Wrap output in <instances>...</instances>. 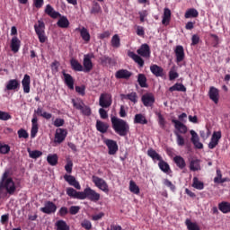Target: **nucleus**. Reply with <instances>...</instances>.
<instances>
[{"mask_svg":"<svg viewBox=\"0 0 230 230\" xmlns=\"http://www.w3.org/2000/svg\"><path fill=\"white\" fill-rule=\"evenodd\" d=\"M111 121L114 132H116L118 136H120V137H125V136H128V132H130V126L124 119L111 116Z\"/></svg>","mask_w":230,"mask_h":230,"instance_id":"f257e3e1","label":"nucleus"},{"mask_svg":"<svg viewBox=\"0 0 230 230\" xmlns=\"http://www.w3.org/2000/svg\"><path fill=\"white\" fill-rule=\"evenodd\" d=\"M11 175L12 174L10 169H6L2 175L0 181V188L5 190L9 195H13L17 188L15 187L13 179L10 177Z\"/></svg>","mask_w":230,"mask_h":230,"instance_id":"f03ea898","label":"nucleus"},{"mask_svg":"<svg viewBox=\"0 0 230 230\" xmlns=\"http://www.w3.org/2000/svg\"><path fill=\"white\" fill-rule=\"evenodd\" d=\"M34 31L40 44H44V42L48 40V36H46V23H44L42 20H39L34 25Z\"/></svg>","mask_w":230,"mask_h":230,"instance_id":"7ed1b4c3","label":"nucleus"},{"mask_svg":"<svg viewBox=\"0 0 230 230\" xmlns=\"http://www.w3.org/2000/svg\"><path fill=\"white\" fill-rule=\"evenodd\" d=\"M186 118H188V114L183 112L179 115V120L172 119V123L174 124V128L180 132V134H186L188 132V127L184 124V122H186Z\"/></svg>","mask_w":230,"mask_h":230,"instance_id":"20e7f679","label":"nucleus"},{"mask_svg":"<svg viewBox=\"0 0 230 230\" xmlns=\"http://www.w3.org/2000/svg\"><path fill=\"white\" fill-rule=\"evenodd\" d=\"M91 200L92 202H97L100 200V193L96 192V190L91 189V187H87L82 191L81 200Z\"/></svg>","mask_w":230,"mask_h":230,"instance_id":"39448f33","label":"nucleus"},{"mask_svg":"<svg viewBox=\"0 0 230 230\" xmlns=\"http://www.w3.org/2000/svg\"><path fill=\"white\" fill-rule=\"evenodd\" d=\"M99 105L102 109H109L112 105V94L109 93H103L100 95Z\"/></svg>","mask_w":230,"mask_h":230,"instance_id":"423d86ee","label":"nucleus"},{"mask_svg":"<svg viewBox=\"0 0 230 230\" xmlns=\"http://www.w3.org/2000/svg\"><path fill=\"white\" fill-rule=\"evenodd\" d=\"M94 54H85L83 59V73H91L93 71V60Z\"/></svg>","mask_w":230,"mask_h":230,"instance_id":"0eeeda50","label":"nucleus"},{"mask_svg":"<svg viewBox=\"0 0 230 230\" xmlns=\"http://www.w3.org/2000/svg\"><path fill=\"white\" fill-rule=\"evenodd\" d=\"M92 181L93 182V184H95L96 188L102 190V191H103L104 193H109V185L107 184V181H105V180L96 175H93L92 177Z\"/></svg>","mask_w":230,"mask_h":230,"instance_id":"6e6552de","label":"nucleus"},{"mask_svg":"<svg viewBox=\"0 0 230 230\" xmlns=\"http://www.w3.org/2000/svg\"><path fill=\"white\" fill-rule=\"evenodd\" d=\"M103 143L108 148L109 155H116L118 153V142H116V140L105 138Z\"/></svg>","mask_w":230,"mask_h":230,"instance_id":"1a4fd4ad","label":"nucleus"},{"mask_svg":"<svg viewBox=\"0 0 230 230\" xmlns=\"http://www.w3.org/2000/svg\"><path fill=\"white\" fill-rule=\"evenodd\" d=\"M220 139H222V131H214L208 144L209 150L217 148V146L220 142Z\"/></svg>","mask_w":230,"mask_h":230,"instance_id":"9d476101","label":"nucleus"},{"mask_svg":"<svg viewBox=\"0 0 230 230\" xmlns=\"http://www.w3.org/2000/svg\"><path fill=\"white\" fill-rule=\"evenodd\" d=\"M66 137H67V130L64 129V128H58L56 130V134H55V143H58V145H60V143H64V141H66Z\"/></svg>","mask_w":230,"mask_h":230,"instance_id":"9b49d317","label":"nucleus"},{"mask_svg":"<svg viewBox=\"0 0 230 230\" xmlns=\"http://www.w3.org/2000/svg\"><path fill=\"white\" fill-rule=\"evenodd\" d=\"M174 54L176 57L177 64H180V62H182L184 58H186V54L184 53V47H182V45L176 46L174 49Z\"/></svg>","mask_w":230,"mask_h":230,"instance_id":"f8f14e48","label":"nucleus"},{"mask_svg":"<svg viewBox=\"0 0 230 230\" xmlns=\"http://www.w3.org/2000/svg\"><path fill=\"white\" fill-rule=\"evenodd\" d=\"M208 96L214 103H218V100H220V91L215 86H210L208 91Z\"/></svg>","mask_w":230,"mask_h":230,"instance_id":"ddd939ff","label":"nucleus"},{"mask_svg":"<svg viewBox=\"0 0 230 230\" xmlns=\"http://www.w3.org/2000/svg\"><path fill=\"white\" fill-rule=\"evenodd\" d=\"M137 53L144 58H150V46H148V44L146 43L142 44L140 48L137 50Z\"/></svg>","mask_w":230,"mask_h":230,"instance_id":"4468645a","label":"nucleus"},{"mask_svg":"<svg viewBox=\"0 0 230 230\" xmlns=\"http://www.w3.org/2000/svg\"><path fill=\"white\" fill-rule=\"evenodd\" d=\"M142 103L145 107H152L155 103V97L152 93H146L142 96Z\"/></svg>","mask_w":230,"mask_h":230,"instance_id":"2eb2a0df","label":"nucleus"},{"mask_svg":"<svg viewBox=\"0 0 230 230\" xmlns=\"http://www.w3.org/2000/svg\"><path fill=\"white\" fill-rule=\"evenodd\" d=\"M7 91H19L21 89V82L17 79H10L5 86Z\"/></svg>","mask_w":230,"mask_h":230,"instance_id":"dca6fc26","label":"nucleus"},{"mask_svg":"<svg viewBox=\"0 0 230 230\" xmlns=\"http://www.w3.org/2000/svg\"><path fill=\"white\" fill-rule=\"evenodd\" d=\"M130 76H132V72L127 69H120L115 74V77L117 78V80H128Z\"/></svg>","mask_w":230,"mask_h":230,"instance_id":"f3484780","label":"nucleus"},{"mask_svg":"<svg viewBox=\"0 0 230 230\" xmlns=\"http://www.w3.org/2000/svg\"><path fill=\"white\" fill-rule=\"evenodd\" d=\"M62 75L64 76V82L66 85L68 87V89H75V79L73 78V75L70 74H66V71L62 72Z\"/></svg>","mask_w":230,"mask_h":230,"instance_id":"a211bd4d","label":"nucleus"},{"mask_svg":"<svg viewBox=\"0 0 230 230\" xmlns=\"http://www.w3.org/2000/svg\"><path fill=\"white\" fill-rule=\"evenodd\" d=\"M190 135H191L190 140H191V143L194 145V146L199 150L204 148V145L200 143L199 135L197 134V132H195V130H190Z\"/></svg>","mask_w":230,"mask_h":230,"instance_id":"6ab92c4d","label":"nucleus"},{"mask_svg":"<svg viewBox=\"0 0 230 230\" xmlns=\"http://www.w3.org/2000/svg\"><path fill=\"white\" fill-rule=\"evenodd\" d=\"M39 132V119L37 115H33L31 119V137H35Z\"/></svg>","mask_w":230,"mask_h":230,"instance_id":"aec40b11","label":"nucleus"},{"mask_svg":"<svg viewBox=\"0 0 230 230\" xmlns=\"http://www.w3.org/2000/svg\"><path fill=\"white\" fill-rule=\"evenodd\" d=\"M150 71L156 78H163V76H164V69L157 65H152Z\"/></svg>","mask_w":230,"mask_h":230,"instance_id":"412c9836","label":"nucleus"},{"mask_svg":"<svg viewBox=\"0 0 230 230\" xmlns=\"http://www.w3.org/2000/svg\"><path fill=\"white\" fill-rule=\"evenodd\" d=\"M40 211L46 213V215H51V213L57 211V205L53 202H48L45 204V207L40 208Z\"/></svg>","mask_w":230,"mask_h":230,"instance_id":"4be33fe9","label":"nucleus"},{"mask_svg":"<svg viewBox=\"0 0 230 230\" xmlns=\"http://www.w3.org/2000/svg\"><path fill=\"white\" fill-rule=\"evenodd\" d=\"M64 179L66 182H68L70 186H74L75 190H80L82 188L80 186V182L76 181V178H75V176L65 174Z\"/></svg>","mask_w":230,"mask_h":230,"instance_id":"5701e85b","label":"nucleus"},{"mask_svg":"<svg viewBox=\"0 0 230 230\" xmlns=\"http://www.w3.org/2000/svg\"><path fill=\"white\" fill-rule=\"evenodd\" d=\"M31 84V78L28 74H25L23 79L22 80V85L23 87V93H25V94H29Z\"/></svg>","mask_w":230,"mask_h":230,"instance_id":"b1692460","label":"nucleus"},{"mask_svg":"<svg viewBox=\"0 0 230 230\" xmlns=\"http://www.w3.org/2000/svg\"><path fill=\"white\" fill-rule=\"evenodd\" d=\"M45 13L51 17V19H58L60 17V13L55 11L51 4H47L45 8Z\"/></svg>","mask_w":230,"mask_h":230,"instance_id":"393cba45","label":"nucleus"},{"mask_svg":"<svg viewBox=\"0 0 230 230\" xmlns=\"http://www.w3.org/2000/svg\"><path fill=\"white\" fill-rule=\"evenodd\" d=\"M171 21H172V11L168 8H164L162 24H164V26H168Z\"/></svg>","mask_w":230,"mask_h":230,"instance_id":"a878e982","label":"nucleus"},{"mask_svg":"<svg viewBox=\"0 0 230 230\" xmlns=\"http://www.w3.org/2000/svg\"><path fill=\"white\" fill-rule=\"evenodd\" d=\"M76 31L80 32V35L83 39V40H84V42H89V40H91V34L89 33V31L85 28H76L75 29Z\"/></svg>","mask_w":230,"mask_h":230,"instance_id":"bb28decb","label":"nucleus"},{"mask_svg":"<svg viewBox=\"0 0 230 230\" xmlns=\"http://www.w3.org/2000/svg\"><path fill=\"white\" fill-rule=\"evenodd\" d=\"M70 66H71V68L73 69V71L84 73V66L81 65L77 59L72 58L70 60Z\"/></svg>","mask_w":230,"mask_h":230,"instance_id":"cd10ccee","label":"nucleus"},{"mask_svg":"<svg viewBox=\"0 0 230 230\" xmlns=\"http://www.w3.org/2000/svg\"><path fill=\"white\" fill-rule=\"evenodd\" d=\"M128 58H132V60H134V62H136V64H137L139 66V67H143V66H145V60H143L141 58V56H139L134 52H129Z\"/></svg>","mask_w":230,"mask_h":230,"instance_id":"c85d7f7f","label":"nucleus"},{"mask_svg":"<svg viewBox=\"0 0 230 230\" xmlns=\"http://www.w3.org/2000/svg\"><path fill=\"white\" fill-rule=\"evenodd\" d=\"M173 163L180 168V170H184L186 168V160H184L181 155L174 156Z\"/></svg>","mask_w":230,"mask_h":230,"instance_id":"c756f323","label":"nucleus"},{"mask_svg":"<svg viewBox=\"0 0 230 230\" xmlns=\"http://www.w3.org/2000/svg\"><path fill=\"white\" fill-rule=\"evenodd\" d=\"M147 155L148 157H151V159H153L154 161H159V163L163 161V156H161V155H159L157 151L154 148H149L147 150Z\"/></svg>","mask_w":230,"mask_h":230,"instance_id":"7c9ffc66","label":"nucleus"},{"mask_svg":"<svg viewBox=\"0 0 230 230\" xmlns=\"http://www.w3.org/2000/svg\"><path fill=\"white\" fill-rule=\"evenodd\" d=\"M96 128L98 132H101V134H105L107 133V130H109V124L106 122H103L102 120H97L96 121Z\"/></svg>","mask_w":230,"mask_h":230,"instance_id":"2f4dec72","label":"nucleus"},{"mask_svg":"<svg viewBox=\"0 0 230 230\" xmlns=\"http://www.w3.org/2000/svg\"><path fill=\"white\" fill-rule=\"evenodd\" d=\"M21 48V40L19 38L13 37L11 40V49L13 53H18Z\"/></svg>","mask_w":230,"mask_h":230,"instance_id":"473e14b6","label":"nucleus"},{"mask_svg":"<svg viewBox=\"0 0 230 230\" xmlns=\"http://www.w3.org/2000/svg\"><path fill=\"white\" fill-rule=\"evenodd\" d=\"M66 195L72 197V199H79V200H82V191H76V190L73 188L66 189Z\"/></svg>","mask_w":230,"mask_h":230,"instance_id":"72a5a7b5","label":"nucleus"},{"mask_svg":"<svg viewBox=\"0 0 230 230\" xmlns=\"http://www.w3.org/2000/svg\"><path fill=\"white\" fill-rule=\"evenodd\" d=\"M58 17H60L57 22V25L58 26V28H63V29L69 28L70 23L67 17L62 16V14H60V16Z\"/></svg>","mask_w":230,"mask_h":230,"instance_id":"f704fd0d","label":"nucleus"},{"mask_svg":"<svg viewBox=\"0 0 230 230\" xmlns=\"http://www.w3.org/2000/svg\"><path fill=\"white\" fill-rule=\"evenodd\" d=\"M134 123L138 125H146L148 123V120L146 119V117H145V115L138 113L135 115Z\"/></svg>","mask_w":230,"mask_h":230,"instance_id":"c9c22d12","label":"nucleus"},{"mask_svg":"<svg viewBox=\"0 0 230 230\" xmlns=\"http://www.w3.org/2000/svg\"><path fill=\"white\" fill-rule=\"evenodd\" d=\"M185 19H195L199 17V11L195 8H190L185 12Z\"/></svg>","mask_w":230,"mask_h":230,"instance_id":"e433bc0d","label":"nucleus"},{"mask_svg":"<svg viewBox=\"0 0 230 230\" xmlns=\"http://www.w3.org/2000/svg\"><path fill=\"white\" fill-rule=\"evenodd\" d=\"M190 172H199L201 170L200 167V160L193 159L190 163Z\"/></svg>","mask_w":230,"mask_h":230,"instance_id":"4c0bfd02","label":"nucleus"},{"mask_svg":"<svg viewBox=\"0 0 230 230\" xmlns=\"http://www.w3.org/2000/svg\"><path fill=\"white\" fill-rule=\"evenodd\" d=\"M170 93H173L175 91H178L180 93H186V86L184 84L176 83L172 86L169 88Z\"/></svg>","mask_w":230,"mask_h":230,"instance_id":"58836bf2","label":"nucleus"},{"mask_svg":"<svg viewBox=\"0 0 230 230\" xmlns=\"http://www.w3.org/2000/svg\"><path fill=\"white\" fill-rule=\"evenodd\" d=\"M158 168L164 172V173H170V172H172V170L170 169V164H168L167 162L161 160L158 163Z\"/></svg>","mask_w":230,"mask_h":230,"instance_id":"ea45409f","label":"nucleus"},{"mask_svg":"<svg viewBox=\"0 0 230 230\" xmlns=\"http://www.w3.org/2000/svg\"><path fill=\"white\" fill-rule=\"evenodd\" d=\"M121 98L124 100H129V102H132L133 103H137V93H136V92H132L128 94H122Z\"/></svg>","mask_w":230,"mask_h":230,"instance_id":"a19ab883","label":"nucleus"},{"mask_svg":"<svg viewBox=\"0 0 230 230\" xmlns=\"http://www.w3.org/2000/svg\"><path fill=\"white\" fill-rule=\"evenodd\" d=\"M47 163H49L50 166H57V164H58V155H57V154L49 155L47 156Z\"/></svg>","mask_w":230,"mask_h":230,"instance_id":"79ce46f5","label":"nucleus"},{"mask_svg":"<svg viewBox=\"0 0 230 230\" xmlns=\"http://www.w3.org/2000/svg\"><path fill=\"white\" fill-rule=\"evenodd\" d=\"M137 82L140 87L142 88L148 87V84H146V75H145V74H138Z\"/></svg>","mask_w":230,"mask_h":230,"instance_id":"37998d69","label":"nucleus"},{"mask_svg":"<svg viewBox=\"0 0 230 230\" xmlns=\"http://www.w3.org/2000/svg\"><path fill=\"white\" fill-rule=\"evenodd\" d=\"M100 60L102 66H114V60L112 58H109L108 56L101 57Z\"/></svg>","mask_w":230,"mask_h":230,"instance_id":"c03bdc74","label":"nucleus"},{"mask_svg":"<svg viewBox=\"0 0 230 230\" xmlns=\"http://www.w3.org/2000/svg\"><path fill=\"white\" fill-rule=\"evenodd\" d=\"M111 44L112 48H119V46H121V40L119 39V35L114 34L111 38Z\"/></svg>","mask_w":230,"mask_h":230,"instance_id":"a18cd8bd","label":"nucleus"},{"mask_svg":"<svg viewBox=\"0 0 230 230\" xmlns=\"http://www.w3.org/2000/svg\"><path fill=\"white\" fill-rule=\"evenodd\" d=\"M219 210H221L222 213L227 214L230 213V203L229 202H221L218 205Z\"/></svg>","mask_w":230,"mask_h":230,"instance_id":"49530a36","label":"nucleus"},{"mask_svg":"<svg viewBox=\"0 0 230 230\" xmlns=\"http://www.w3.org/2000/svg\"><path fill=\"white\" fill-rule=\"evenodd\" d=\"M57 230H70L69 226L64 220H58L56 223Z\"/></svg>","mask_w":230,"mask_h":230,"instance_id":"de8ad7c7","label":"nucleus"},{"mask_svg":"<svg viewBox=\"0 0 230 230\" xmlns=\"http://www.w3.org/2000/svg\"><path fill=\"white\" fill-rule=\"evenodd\" d=\"M185 226H187L188 230H200V227L197 223L191 222L190 219H186Z\"/></svg>","mask_w":230,"mask_h":230,"instance_id":"09e8293b","label":"nucleus"},{"mask_svg":"<svg viewBox=\"0 0 230 230\" xmlns=\"http://www.w3.org/2000/svg\"><path fill=\"white\" fill-rule=\"evenodd\" d=\"M226 181V178L222 179V171H220V169H217V177L214 178V182H216V184H224Z\"/></svg>","mask_w":230,"mask_h":230,"instance_id":"8fccbe9b","label":"nucleus"},{"mask_svg":"<svg viewBox=\"0 0 230 230\" xmlns=\"http://www.w3.org/2000/svg\"><path fill=\"white\" fill-rule=\"evenodd\" d=\"M192 188H195V190H202L204 188V182L199 181V178L194 177L192 180Z\"/></svg>","mask_w":230,"mask_h":230,"instance_id":"3c124183","label":"nucleus"},{"mask_svg":"<svg viewBox=\"0 0 230 230\" xmlns=\"http://www.w3.org/2000/svg\"><path fill=\"white\" fill-rule=\"evenodd\" d=\"M174 135L176 136V142L178 146H184L185 140H184V137L181 135V132L175 131Z\"/></svg>","mask_w":230,"mask_h":230,"instance_id":"603ef678","label":"nucleus"},{"mask_svg":"<svg viewBox=\"0 0 230 230\" xmlns=\"http://www.w3.org/2000/svg\"><path fill=\"white\" fill-rule=\"evenodd\" d=\"M29 152V157H31V159H39V157H40L42 155V152L39 151V150H28Z\"/></svg>","mask_w":230,"mask_h":230,"instance_id":"864d4df0","label":"nucleus"},{"mask_svg":"<svg viewBox=\"0 0 230 230\" xmlns=\"http://www.w3.org/2000/svg\"><path fill=\"white\" fill-rule=\"evenodd\" d=\"M129 190L132 193H135L136 195L139 193V187L134 182V181H129Z\"/></svg>","mask_w":230,"mask_h":230,"instance_id":"5fc2aeb1","label":"nucleus"},{"mask_svg":"<svg viewBox=\"0 0 230 230\" xmlns=\"http://www.w3.org/2000/svg\"><path fill=\"white\" fill-rule=\"evenodd\" d=\"M72 103L75 109H76L77 111H81L85 105V103H84V101H75V99H72Z\"/></svg>","mask_w":230,"mask_h":230,"instance_id":"6e6d98bb","label":"nucleus"},{"mask_svg":"<svg viewBox=\"0 0 230 230\" xmlns=\"http://www.w3.org/2000/svg\"><path fill=\"white\" fill-rule=\"evenodd\" d=\"M18 137L20 139H28V137H30V134H28V131L25 129L21 128L18 130Z\"/></svg>","mask_w":230,"mask_h":230,"instance_id":"4d7b16f0","label":"nucleus"},{"mask_svg":"<svg viewBox=\"0 0 230 230\" xmlns=\"http://www.w3.org/2000/svg\"><path fill=\"white\" fill-rule=\"evenodd\" d=\"M0 119L2 121H8V119H12V115L6 111H0Z\"/></svg>","mask_w":230,"mask_h":230,"instance_id":"13d9d810","label":"nucleus"},{"mask_svg":"<svg viewBox=\"0 0 230 230\" xmlns=\"http://www.w3.org/2000/svg\"><path fill=\"white\" fill-rule=\"evenodd\" d=\"M158 123L161 128H164L166 127V119H164V117H163V114H158Z\"/></svg>","mask_w":230,"mask_h":230,"instance_id":"bf43d9fd","label":"nucleus"},{"mask_svg":"<svg viewBox=\"0 0 230 230\" xmlns=\"http://www.w3.org/2000/svg\"><path fill=\"white\" fill-rule=\"evenodd\" d=\"M82 114H84V116H91L92 111H91V107L87 106V105H84L83 109L81 110Z\"/></svg>","mask_w":230,"mask_h":230,"instance_id":"052dcab7","label":"nucleus"},{"mask_svg":"<svg viewBox=\"0 0 230 230\" xmlns=\"http://www.w3.org/2000/svg\"><path fill=\"white\" fill-rule=\"evenodd\" d=\"M82 227H84V229L86 230H90L93 229V225L91 224V221L84 219L82 224H81Z\"/></svg>","mask_w":230,"mask_h":230,"instance_id":"680f3d73","label":"nucleus"},{"mask_svg":"<svg viewBox=\"0 0 230 230\" xmlns=\"http://www.w3.org/2000/svg\"><path fill=\"white\" fill-rule=\"evenodd\" d=\"M164 184L167 188H170L171 191H175V185L168 179L164 180Z\"/></svg>","mask_w":230,"mask_h":230,"instance_id":"e2e57ef3","label":"nucleus"},{"mask_svg":"<svg viewBox=\"0 0 230 230\" xmlns=\"http://www.w3.org/2000/svg\"><path fill=\"white\" fill-rule=\"evenodd\" d=\"M136 33L138 37H145V27L137 25Z\"/></svg>","mask_w":230,"mask_h":230,"instance_id":"0e129e2a","label":"nucleus"},{"mask_svg":"<svg viewBox=\"0 0 230 230\" xmlns=\"http://www.w3.org/2000/svg\"><path fill=\"white\" fill-rule=\"evenodd\" d=\"M176 78H179V73H177L175 70H170L169 80L172 82V80H175Z\"/></svg>","mask_w":230,"mask_h":230,"instance_id":"69168bd1","label":"nucleus"},{"mask_svg":"<svg viewBox=\"0 0 230 230\" xmlns=\"http://www.w3.org/2000/svg\"><path fill=\"white\" fill-rule=\"evenodd\" d=\"M64 123H66V120L64 119H56L53 122L54 127H64Z\"/></svg>","mask_w":230,"mask_h":230,"instance_id":"338daca9","label":"nucleus"},{"mask_svg":"<svg viewBox=\"0 0 230 230\" xmlns=\"http://www.w3.org/2000/svg\"><path fill=\"white\" fill-rule=\"evenodd\" d=\"M10 152V146L8 145H1L0 144V154H8Z\"/></svg>","mask_w":230,"mask_h":230,"instance_id":"774afa93","label":"nucleus"}]
</instances>
